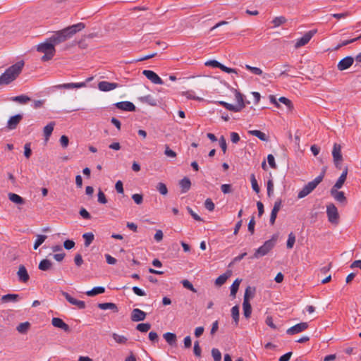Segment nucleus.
<instances>
[{
    "label": "nucleus",
    "mask_w": 361,
    "mask_h": 361,
    "mask_svg": "<svg viewBox=\"0 0 361 361\" xmlns=\"http://www.w3.org/2000/svg\"><path fill=\"white\" fill-rule=\"evenodd\" d=\"M83 28H85V24L82 23H78L57 32L50 37L49 39L55 47L56 45L70 39L77 32L82 30Z\"/></svg>",
    "instance_id": "1"
},
{
    "label": "nucleus",
    "mask_w": 361,
    "mask_h": 361,
    "mask_svg": "<svg viewBox=\"0 0 361 361\" xmlns=\"http://www.w3.org/2000/svg\"><path fill=\"white\" fill-rule=\"evenodd\" d=\"M24 66V61H20L8 68L6 71L0 75V85H8L13 82L21 73Z\"/></svg>",
    "instance_id": "2"
},
{
    "label": "nucleus",
    "mask_w": 361,
    "mask_h": 361,
    "mask_svg": "<svg viewBox=\"0 0 361 361\" xmlns=\"http://www.w3.org/2000/svg\"><path fill=\"white\" fill-rule=\"evenodd\" d=\"M278 238L279 235L277 233L274 234L269 240H266L262 246L255 250L251 258L259 259L267 255L274 247Z\"/></svg>",
    "instance_id": "3"
},
{
    "label": "nucleus",
    "mask_w": 361,
    "mask_h": 361,
    "mask_svg": "<svg viewBox=\"0 0 361 361\" xmlns=\"http://www.w3.org/2000/svg\"><path fill=\"white\" fill-rule=\"evenodd\" d=\"M37 51L44 54L41 58L42 61H48L51 60L56 52L54 44L49 39H47L44 42L39 44L37 47Z\"/></svg>",
    "instance_id": "4"
},
{
    "label": "nucleus",
    "mask_w": 361,
    "mask_h": 361,
    "mask_svg": "<svg viewBox=\"0 0 361 361\" xmlns=\"http://www.w3.org/2000/svg\"><path fill=\"white\" fill-rule=\"evenodd\" d=\"M323 178L324 174H321L316 177L313 180L304 185V187L298 192V198L302 199L310 194L322 181Z\"/></svg>",
    "instance_id": "5"
},
{
    "label": "nucleus",
    "mask_w": 361,
    "mask_h": 361,
    "mask_svg": "<svg viewBox=\"0 0 361 361\" xmlns=\"http://www.w3.org/2000/svg\"><path fill=\"white\" fill-rule=\"evenodd\" d=\"M326 215L330 223L336 225L338 224L339 214L334 204L330 203L326 206Z\"/></svg>",
    "instance_id": "6"
},
{
    "label": "nucleus",
    "mask_w": 361,
    "mask_h": 361,
    "mask_svg": "<svg viewBox=\"0 0 361 361\" xmlns=\"http://www.w3.org/2000/svg\"><path fill=\"white\" fill-rule=\"evenodd\" d=\"M332 157H333V161L334 163L335 166L337 169L341 168V164L343 160V156L341 154V145L338 143H334L332 149Z\"/></svg>",
    "instance_id": "7"
},
{
    "label": "nucleus",
    "mask_w": 361,
    "mask_h": 361,
    "mask_svg": "<svg viewBox=\"0 0 361 361\" xmlns=\"http://www.w3.org/2000/svg\"><path fill=\"white\" fill-rule=\"evenodd\" d=\"M317 32L316 30H310L307 32H306L301 38L298 39L295 44V48L298 49L302 46H305L307 44L312 37L314 35V34Z\"/></svg>",
    "instance_id": "8"
},
{
    "label": "nucleus",
    "mask_w": 361,
    "mask_h": 361,
    "mask_svg": "<svg viewBox=\"0 0 361 361\" xmlns=\"http://www.w3.org/2000/svg\"><path fill=\"white\" fill-rule=\"evenodd\" d=\"M86 86L85 82H69V83H63L59 84L53 86V89L54 90H72V89H79L82 87H85Z\"/></svg>",
    "instance_id": "9"
},
{
    "label": "nucleus",
    "mask_w": 361,
    "mask_h": 361,
    "mask_svg": "<svg viewBox=\"0 0 361 361\" xmlns=\"http://www.w3.org/2000/svg\"><path fill=\"white\" fill-rule=\"evenodd\" d=\"M142 74L154 84H164L162 79L152 71L145 70L143 71Z\"/></svg>",
    "instance_id": "10"
},
{
    "label": "nucleus",
    "mask_w": 361,
    "mask_h": 361,
    "mask_svg": "<svg viewBox=\"0 0 361 361\" xmlns=\"http://www.w3.org/2000/svg\"><path fill=\"white\" fill-rule=\"evenodd\" d=\"M354 60L352 56H346L338 62L337 68L341 71H345L353 64Z\"/></svg>",
    "instance_id": "11"
},
{
    "label": "nucleus",
    "mask_w": 361,
    "mask_h": 361,
    "mask_svg": "<svg viewBox=\"0 0 361 361\" xmlns=\"http://www.w3.org/2000/svg\"><path fill=\"white\" fill-rule=\"evenodd\" d=\"M330 194L336 202L343 205L346 204L347 198L345 195V193L343 191H338V190L331 189Z\"/></svg>",
    "instance_id": "12"
},
{
    "label": "nucleus",
    "mask_w": 361,
    "mask_h": 361,
    "mask_svg": "<svg viewBox=\"0 0 361 361\" xmlns=\"http://www.w3.org/2000/svg\"><path fill=\"white\" fill-rule=\"evenodd\" d=\"M308 324L307 322H301L287 329L286 333L289 335L298 334L307 329Z\"/></svg>",
    "instance_id": "13"
},
{
    "label": "nucleus",
    "mask_w": 361,
    "mask_h": 361,
    "mask_svg": "<svg viewBox=\"0 0 361 361\" xmlns=\"http://www.w3.org/2000/svg\"><path fill=\"white\" fill-rule=\"evenodd\" d=\"M120 87L119 84L108 81H101L98 83V88L102 92H109Z\"/></svg>",
    "instance_id": "14"
},
{
    "label": "nucleus",
    "mask_w": 361,
    "mask_h": 361,
    "mask_svg": "<svg viewBox=\"0 0 361 361\" xmlns=\"http://www.w3.org/2000/svg\"><path fill=\"white\" fill-rule=\"evenodd\" d=\"M62 295L65 297L67 301H68L73 305H75L78 308L82 310L85 308V303L82 300H78L73 298L69 293L62 291Z\"/></svg>",
    "instance_id": "15"
},
{
    "label": "nucleus",
    "mask_w": 361,
    "mask_h": 361,
    "mask_svg": "<svg viewBox=\"0 0 361 361\" xmlns=\"http://www.w3.org/2000/svg\"><path fill=\"white\" fill-rule=\"evenodd\" d=\"M17 276L18 280L23 283H27L30 279V276L27 273V271L25 267L23 264L19 266L18 270L17 271Z\"/></svg>",
    "instance_id": "16"
},
{
    "label": "nucleus",
    "mask_w": 361,
    "mask_h": 361,
    "mask_svg": "<svg viewBox=\"0 0 361 361\" xmlns=\"http://www.w3.org/2000/svg\"><path fill=\"white\" fill-rule=\"evenodd\" d=\"M115 106L123 111H135V106L130 102H119L115 104Z\"/></svg>",
    "instance_id": "17"
},
{
    "label": "nucleus",
    "mask_w": 361,
    "mask_h": 361,
    "mask_svg": "<svg viewBox=\"0 0 361 361\" xmlns=\"http://www.w3.org/2000/svg\"><path fill=\"white\" fill-rule=\"evenodd\" d=\"M146 313L137 308L134 309L131 313V320L133 322L143 321L146 318Z\"/></svg>",
    "instance_id": "18"
},
{
    "label": "nucleus",
    "mask_w": 361,
    "mask_h": 361,
    "mask_svg": "<svg viewBox=\"0 0 361 361\" xmlns=\"http://www.w3.org/2000/svg\"><path fill=\"white\" fill-rule=\"evenodd\" d=\"M22 118L23 116L21 114H16L15 116H11L8 121L7 128L10 130L16 129L17 126L22 120Z\"/></svg>",
    "instance_id": "19"
},
{
    "label": "nucleus",
    "mask_w": 361,
    "mask_h": 361,
    "mask_svg": "<svg viewBox=\"0 0 361 361\" xmlns=\"http://www.w3.org/2000/svg\"><path fill=\"white\" fill-rule=\"evenodd\" d=\"M51 324L56 328L63 329L66 332L70 331L69 326L66 324L61 319L54 317L51 320Z\"/></svg>",
    "instance_id": "20"
},
{
    "label": "nucleus",
    "mask_w": 361,
    "mask_h": 361,
    "mask_svg": "<svg viewBox=\"0 0 361 361\" xmlns=\"http://www.w3.org/2000/svg\"><path fill=\"white\" fill-rule=\"evenodd\" d=\"M234 92L235 100L237 102V104L234 106H235V108L239 109V111H240L245 106V104L243 99V95L236 90H234Z\"/></svg>",
    "instance_id": "21"
},
{
    "label": "nucleus",
    "mask_w": 361,
    "mask_h": 361,
    "mask_svg": "<svg viewBox=\"0 0 361 361\" xmlns=\"http://www.w3.org/2000/svg\"><path fill=\"white\" fill-rule=\"evenodd\" d=\"M20 296L18 294L9 293L3 295L1 298V302L6 303L9 302H17L20 299Z\"/></svg>",
    "instance_id": "22"
},
{
    "label": "nucleus",
    "mask_w": 361,
    "mask_h": 361,
    "mask_svg": "<svg viewBox=\"0 0 361 361\" xmlns=\"http://www.w3.org/2000/svg\"><path fill=\"white\" fill-rule=\"evenodd\" d=\"M52 267H53V263L51 262V260L47 259H42L39 262V266H38L39 269L41 271H44L51 270L52 269Z\"/></svg>",
    "instance_id": "23"
},
{
    "label": "nucleus",
    "mask_w": 361,
    "mask_h": 361,
    "mask_svg": "<svg viewBox=\"0 0 361 361\" xmlns=\"http://www.w3.org/2000/svg\"><path fill=\"white\" fill-rule=\"evenodd\" d=\"M255 287L247 286L245 290L243 300H247L250 302V300L255 296Z\"/></svg>",
    "instance_id": "24"
},
{
    "label": "nucleus",
    "mask_w": 361,
    "mask_h": 361,
    "mask_svg": "<svg viewBox=\"0 0 361 361\" xmlns=\"http://www.w3.org/2000/svg\"><path fill=\"white\" fill-rule=\"evenodd\" d=\"M243 310L244 317L247 319L250 318L252 314V307L247 300H243Z\"/></svg>",
    "instance_id": "25"
},
{
    "label": "nucleus",
    "mask_w": 361,
    "mask_h": 361,
    "mask_svg": "<svg viewBox=\"0 0 361 361\" xmlns=\"http://www.w3.org/2000/svg\"><path fill=\"white\" fill-rule=\"evenodd\" d=\"M97 306L99 309L103 310H111L115 312H118V307L113 302L99 303Z\"/></svg>",
    "instance_id": "26"
},
{
    "label": "nucleus",
    "mask_w": 361,
    "mask_h": 361,
    "mask_svg": "<svg viewBox=\"0 0 361 361\" xmlns=\"http://www.w3.org/2000/svg\"><path fill=\"white\" fill-rule=\"evenodd\" d=\"M114 341L121 345H126L128 343V338L123 335H119L116 333H113L111 335Z\"/></svg>",
    "instance_id": "27"
},
{
    "label": "nucleus",
    "mask_w": 361,
    "mask_h": 361,
    "mask_svg": "<svg viewBox=\"0 0 361 361\" xmlns=\"http://www.w3.org/2000/svg\"><path fill=\"white\" fill-rule=\"evenodd\" d=\"M55 126V122L52 121L48 123L44 128V135L45 137L46 140H49V137L51 136L54 128Z\"/></svg>",
    "instance_id": "28"
},
{
    "label": "nucleus",
    "mask_w": 361,
    "mask_h": 361,
    "mask_svg": "<svg viewBox=\"0 0 361 361\" xmlns=\"http://www.w3.org/2000/svg\"><path fill=\"white\" fill-rule=\"evenodd\" d=\"M179 185L182 189V192H186L190 188L191 182L188 178L185 177L180 180Z\"/></svg>",
    "instance_id": "29"
},
{
    "label": "nucleus",
    "mask_w": 361,
    "mask_h": 361,
    "mask_svg": "<svg viewBox=\"0 0 361 361\" xmlns=\"http://www.w3.org/2000/svg\"><path fill=\"white\" fill-rule=\"evenodd\" d=\"M248 133L258 137L262 141H268V136L263 132L258 130H249Z\"/></svg>",
    "instance_id": "30"
},
{
    "label": "nucleus",
    "mask_w": 361,
    "mask_h": 361,
    "mask_svg": "<svg viewBox=\"0 0 361 361\" xmlns=\"http://www.w3.org/2000/svg\"><path fill=\"white\" fill-rule=\"evenodd\" d=\"M8 199L15 204H25V200L21 197L20 195L15 193H9Z\"/></svg>",
    "instance_id": "31"
},
{
    "label": "nucleus",
    "mask_w": 361,
    "mask_h": 361,
    "mask_svg": "<svg viewBox=\"0 0 361 361\" xmlns=\"http://www.w3.org/2000/svg\"><path fill=\"white\" fill-rule=\"evenodd\" d=\"M139 99L141 102L148 104L151 106H156L157 104V100L150 94L141 97Z\"/></svg>",
    "instance_id": "32"
},
{
    "label": "nucleus",
    "mask_w": 361,
    "mask_h": 361,
    "mask_svg": "<svg viewBox=\"0 0 361 361\" xmlns=\"http://www.w3.org/2000/svg\"><path fill=\"white\" fill-rule=\"evenodd\" d=\"M164 338L171 345L176 344V335L173 333L167 332L163 335Z\"/></svg>",
    "instance_id": "33"
},
{
    "label": "nucleus",
    "mask_w": 361,
    "mask_h": 361,
    "mask_svg": "<svg viewBox=\"0 0 361 361\" xmlns=\"http://www.w3.org/2000/svg\"><path fill=\"white\" fill-rule=\"evenodd\" d=\"M230 276V271L228 273H225L224 274L220 275L219 277H217L215 280V285L217 286H221L223 284H224L226 281V280Z\"/></svg>",
    "instance_id": "34"
},
{
    "label": "nucleus",
    "mask_w": 361,
    "mask_h": 361,
    "mask_svg": "<svg viewBox=\"0 0 361 361\" xmlns=\"http://www.w3.org/2000/svg\"><path fill=\"white\" fill-rule=\"evenodd\" d=\"M30 328V324L28 322L20 323L17 327L16 330L22 334H26Z\"/></svg>",
    "instance_id": "35"
},
{
    "label": "nucleus",
    "mask_w": 361,
    "mask_h": 361,
    "mask_svg": "<svg viewBox=\"0 0 361 361\" xmlns=\"http://www.w3.org/2000/svg\"><path fill=\"white\" fill-rule=\"evenodd\" d=\"M105 288L102 286L94 287L92 290L86 292L87 295L88 296H94L98 294H102L104 293Z\"/></svg>",
    "instance_id": "36"
},
{
    "label": "nucleus",
    "mask_w": 361,
    "mask_h": 361,
    "mask_svg": "<svg viewBox=\"0 0 361 361\" xmlns=\"http://www.w3.org/2000/svg\"><path fill=\"white\" fill-rule=\"evenodd\" d=\"M240 282H241L240 279H236L234 281V282L233 283V284L231 285V295L233 298L235 297L236 293H237V292L238 290Z\"/></svg>",
    "instance_id": "37"
},
{
    "label": "nucleus",
    "mask_w": 361,
    "mask_h": 361,
    "mask_svg": "<svg viewBox=\"0 0 361 361\" xmlns=\"http://www.w3.org/2000/svg\"><path fill=\"white\" fill-rule=\"evenodd\" d=\"M85 240V246L88 247L94 240V235L92 233H85L82 235Z\"/></svg>",
    "instance_id": "38"
},
{
    "label": "nucleus",
    "mask_w": 361,
    "mask_h": 361,
    "mask_svg": "<svg viewBox=\"0 0 361 361\" xmlns=\"http://www.w3.org/2000/svg\"><path fill=\"white\" fill-rule=\"evenodd\" d=\"M231 316L237 325L239 322V307L238 305H235L231 308Z\"/></svg>",
    "instance_id": "39"
},
{
    "label": "nucleus",
    "mask_w": 361,
    "mask_h": 361,
    "mask_svg": "<svg viewBox=\"0 0 361 361\" xmlns=\"http://www.w3.org/2000/svg\"><path fill=\"white\" fill-rule=\"evenodd\" d=\"M47 238V236L45 235H37L33 246L34 250H37L45 241Z\"/></svg>",
    "instance_id": "40"
},
{
    "label": "nucleus",
    "mask_w": 361,
    "mask_h": 361,
    "mask_svg": "<svg viewBox=\"0 0 361 361\" xmlns=\"http://www.w3.org/2000/svg\"><path fill=\"white\" fill-rule=\"evenodd\" d=\"M218 104L225 107L227 110L233 111V112H239V109L235 108V106L233 104L227 103L224 101H219L218 102Z\"/></svg>",
    "instance_id": "41"
},
{
    "label": "nucleus",
    "mask_w": 361,
    "mask_h": 361,
    "mask_svg": "<svg viewBox=\"0 0 361 361\" xmlns=\"http://www.w3.org/2000/svg\"><path fill=\"white\" fill-rule=\"evenodd\" d=\"M151 329V324L149 323H140L136 326V329L140 332H147Z\"/></svg>",
    "instance_id": "42"
},
{
    "label": "nucleus",
    "mask_w": 361,
    "mask_h": 361,
    "mask_svg": "<svg viewBox=\"0 0 361 361\" xmlns=\"http://www.w3.org/2000/svg\"><path fill=\"white\" fill-rule=\"evenodd\" d=\"M295 243V234L291 232L288 235V238L286 243V246L288 249H292L294 246V244Z\"/></svg>",
    "instance_id": "43"
},
{
    "label": "nucleus",
    "mask_w": 361,
    "mask_h": 361,
    "mask_svg": "<svg viewBox=\"0 0 361 361\" xmlns=\"http://www.w3.org/2000/svg\"><path fill=\"white\" fill-rule=\"evenodd\" d=\"M345 180H346V178H345L343 176H340L338 179L336 180V183L333 185V187L331 189H332V190L341 189L343 187Z\"/></svg>",
    "instance_id": "44"
},
{
    "label": "nucleus",
    "mask_w": 361,
    "mask_h": 361,
    "mask_svg": "<svg viewBox=\"0 0 361 361\" xmlns=\"http://www.w3.org/2000/svg\"><path fill=\"white\" fill-rule=\"evenodd\" d=\"M245 68L248 71H250L252 73L257 75H263V71L257 67H252L250 65L246 64Z\"/></svg>",
    "instance_id": "45"
},
{
    "label": "nucleus",
    "mask_w": 361,
    "mask_h": 361,
    "mask_svg": "<svg viewBox=\"0 0 361 361\" xmlns=\"http://www.w3.org/2000/svg\"><path fill=\"white\" fill-rule=\"evenodd\" d=\"M30 100V98L26 95H19L13 98V101L20 104H25Z\"/></svg>",
    "instance_id": "46"
},
{
    "label": "nucleus",
    "mask_w": 361,
    "mask_h": 361,
    "mask_svg": "<svg viewBox=\"0 0 361 361\" xmlns=\"http://www.w3.org/2000/svg\"><path fill=\"white\" fill-rule=\"evenodd\" d=\"M250 181H251V184H252V188L253 189V190L255 192H256L257 193H259V187L258 185V183H257V181L255 178V176L254 174H252L250 176Z\"/></svg>",
    "instance_id": "47"
},
{
    "label": "nucleus",
    "mask_w": 361,
    "mask_h": 361,
    "mask_svg": "<svg viewBox=\"0 0 361 361\" xmlns=\"http://www.w3.org/2000/svg\"><path fill=\"white\" fill-rule=\"evenodd\" d=\"M212 356L214 361H221V353L217 348L212 349Z\"/></svg>",
    "instance_id": "48"
},
{
    "label": "nucleus",
    "mask_w": 361,
    "mask_h": 361,
    "mask_svg": "<svg viewBox=\"0 0 361 361\" xmlns=\"http://www.w3.org/2000/svg\"><path fill=\"white\" fill-rule=\"evenodd\" d=\"M286 22V19L283 16L276 17L273 20L272 23L274 27H279V25L285 23Z\"/></svg>",
    "instance_id": "49"
},
{
    "label": "nucleus",
    "mask_w": 361,
    "mask_h": 361,
    "mask_svg": "<svg viewBox=\"0 0 361 361\" xmlns=\"http://www.w3.org/2000/svg\"><path fill=\"white\" fill-rule=\"evenodd\" d=\"M157 190L163 195H166L168 193V189L166 184L163 183H159L157 185Z\"/></svg>",
    "instance_id": "50"
},
{
    "label": "nucleus",
    "mask_w": 361,
    "mask_h": 361,
    "mask_svg": "<svg viewBox=\"0 0 361 361\" xmlns=\"http://www.w3.org/2000/svg\"><path fill=\"white\" fill-rule=\"evenodd\" d=\"M279 101L284 104L288 108L289 110H291L293 108L291 101L285 97H281L279 99Z\"/></svg>",
    "instance_id": "51"
},
{
    "label": "nucleus",
    "mask_w": 361,
    "mask_h": 361,
    "mask_svg": "<svg viewBox=\"0 0 361 361\" xmlns=\"http://www.w3.org/2000/svg\"><path fill=\"white\" fill-rule=\"evenodd\" d=\"M193 352L195 356L200 357L202 353V349L200 346V343L198 341L194 343Z\"/></svg>",
    "instance_id": "52"
},
{
    "label": "nucleus",
    "mask_w": 361,
    "mask_h": 361,
    "mask_svg": "<svg viewBox=\"0 0 361 361\" xmlns=\"http://www.w3.org/2000/svg\"><path fill=\"white\" fill-rule=\"evenodd\" d=\"M182 284L184 288L192 291L193 293H196L197 290L194 288L193 285L188 280L182 281Z\"/></svg>",
    "instance_id": "53"
},
{
    "label": "nucleus",
    "mask_w": 361,
    "mask_h": 361,
    "mask_svg": "<svg viewBox=\"0 0 361 361\" xmlns=\"http://www.w3.org/2000/svg\"><path fill=\"white\" fill-rule=\"evenodd\" d=\"M204 207L209 212L214 209L215 205L210 198H207L204 202Z\"/></svg>",
    "instance_id": "54"
},
{
    "label": "nucleus",
    "mask_w": 361,
    "mask_h": 361,
    "mask_svg": "<svg viewBox=\"0 0 361 361\" xmlns=\"http://www.w3.org/2000/svg\"><path fill=\"white\" fill-rule=\"evenodd\" d=\"M274 193V183L271 179L267 181V195L271 197Z\"/></svg>",
    "instance_id": "55"
},
{
    "label": "nucleus",
    "mask_w": 361,
    "mask_h": 361,
    "mask_svg": "<svg viewBox=\"0 0 361 361\" xmlns=\"http://www.w3.org/2000/svg\"><path fill=\"white\" fill-rule=\"evenodd\" d=\"M132 199L137 204H140L143 201V196L141 194H133L132 195Z\"/></svg>",
    "instance_id": "56"
},
{
    "label": "nucleus",
    "mask_w": 361,
    "mask_h": 361,
    "mask_svg": "<svg viewBox=\"0 0 361 361\" xmlns=\"http://www.w3.org/2000/svg\"><path fill=\"white\" fill-rule=\"evenodd\" d=\"M205 66L220 68L221 63L216 60H210L205 63Z\"/></svg>",
    "instance_id": "57"
},
{
    "label": "nucleus",
    "mask_w": 361,
    "mask_h": 361,
    "mask_svg": "<svg viewBox=\"0 0 361 361\" xmlns=\"http://www.w3.org/2000/svg\"><path fill=\"white\" fill-rule=\"evenodd\" d=\"M75 246V242L72 240H66L63 243V247L66 250H71Z\"/></svg>",
    "instance_id": "58"
},
{
    "label": "nucleus",
    "mask_w": 361,
    "mask_h": 361,
    "mask_svg": "<svg viewBox=\"0 0 361 361\" xmlns=\"http://www.w3.org/2000/svg\"><path fill=\"white\" fill-rule=\"evenodd\" d=\"M98 202L101 204H106L107 202V200L104 193L102 190H99L98 192Z\"/></svg>",
    "instance_id": "59"
},
{
    "label": "nucleus",
    "mask_w": 361,
    "mask_h": 361,
    "mask_svg": "<svg viewBox=\"0 0 361 361\" xmlns=\"http://www.w3.org/2000/svg\"><path fill=\"white\" fill-rule=\"evenodd\" d=\"M219 145L224 153H226L227 149L226 141L224 136H221L219 139Z\"/></svg>",
    "instance_id": "60"
},
{
    "label": "nucleus",
    "mask_w": 361,
    "mask_h": 361,
    "mask_svg": "<svg viewBox=\"0 0 361 361\" xmlns=\"http://www.w3.org/2000/svg\"><path fill=\"white\" fill-rule=\"evenodd\" d=\"M69 140L66 135H62L60 138V143L63 148H66L68 145Z\"/></svg>",
    "instance_id": "61"
},
{
    "label": "nucleus",
    "mask_w": 361,
    "mask_h": 361,
    "mask_svg": "<svg viewBox=\"0 0 361 361\" xmlns=\"http://www.w3.org/2000/svg\"><path fill=\"white\" fill-rule=\"evenodd\" d=\"M164 154H165L167 157H171V158H174V157H176V153L174 151H173L172 149H171L169 148V146H167V145H166V147H165Z\"/></svg>",
    "instance_id": "62"
},
{
    "label": "nucleus",
    "mask_w": 361,
    "mask_h": 361,
    "mask_svg": "<svg viewBox=\"0 0 361 361\" xmlns=\"http://www.w3.org/2000/svg\"><path fill=\"white\" fill-rule=\"evenodd\" d=\"M133 293L138 296H145L146 293L137 286H133L132 288Z\"/></svg>",
    "instance_id": "63"
},
{
    "label": "nucleus",
    "mask_w": 361,
    "mask_h": 361,
    "mask_svg": "<svg viewBox=\"0 0 361 361\" xmlns=\"http://www.w3.org/2000/svg\"><path fill=\"white\" fill-rule=\"evenodd\" d=\"M221 191L224 194H228L232 192L231 185L230 184H223L221 186Z\"/></svg>",
    "instance_id": "64"
}]
</instances>
